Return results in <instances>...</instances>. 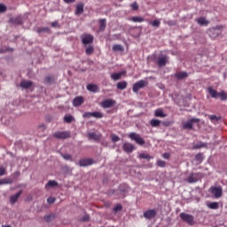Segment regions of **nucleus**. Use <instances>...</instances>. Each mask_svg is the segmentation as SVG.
I'll return each instance as SVG.
<instances>
[{"mask_svg": "<svg viewBox=\"0 0 227 227\" xmlns=\"http://www.w3.org/2000/svg\"><path fill=\"white\" fill-rule=\"evenodd\" d=\"M200 121L198 118H192L185 121L184 123H183V129L184 130H193L194 125H200Z\"/></svg>", "mask_w": 227, "mask_h": 227, "instance_id": "nucleus-1", "label": "nucleus"}, {"mask_svg": "<svg viewBox=\"0 0 227 227\" xmlns=\"http://www.w3.org/2000/svg\"><path fill=\"white\" fill-rule=\"evenodd\" d=\"M180 219L184 221V223H186L189 224V226H194L196 224V222L194 221V215H189L187 213H180L179 215Z\"/></svg>", "mask_w": 227, "mask_h": 227, "instance_id": "nucleus-2", "label": "nucleus"}, {"mask_svg": "<svg viewBox=\"0 0 227 227\" xmlns=\"http://www.w3.org/2000/svg\"><path fill=\"white\" fill-rule=\"evenodd\" d=\"M128 137H129V139H131L132 141L136 142L137 145H140V146H143V145H145V139L136 132L129 133L128 135Z\"/></svg>", "mask_w": 227, "mask_h": 227, "instance_id": "nucleus-3", "label": "nucleus"}, {"mask_svg": "<svg viewBox=\"0 0 227 227\" xmlns=\"http://www.w3.org/2000/svg\"><path fill=\"white\" fill-rule=\"evenodd\" d=\"M128 137H129V139H131L132 141L136 142L137 145H140V146H143V145H145V139L136 132L129 133L128 135Z\"/></svg>", "mask_w": 227, "mask_h": 227, "instance_id": "nucleus-4", "label": "nucleus"}, {"mask_svg": "<svg viewBox=\"0 0 227 227\" xmlns=\"http://www.w3.org/2000/svg\"><path fill=\"white\" fill-rule=\"evenodd\" d=\"M146 86H148V82L145 80H140L133 84V92L137 93L139 90H141V88H146Z\"/></svg>", "mask_w": 227, "mask_h": 227, "instance_id": "nucleus-5", "label": "nucleus"}, {"mask_svg": "<svg viewBox=\"0 0 227 227\" xmlns=\"http://www.w3.org/2000/svg\"><path fill=\"white\" fill-rule=\"evenodd\" d=\"M81 38L82 43L84 45H90V43H93V41L95 40V37L90 34H83L81 35Z\"/></svg>", "mask_w": 227, "mask_h": 227, "instance_id": "nucleus-6", "label": "nucleus"}, {"mask_svg": "<svg viewBox=\"0 0 227 227\" xmlns=\"http://www.w3.org/2000/svg\"><path fill=\"white\" fill-rule=\"evenodd\" d=\"M210 191L216 200L223 196V188L221 186H211Z\"/></svg>", "mask_w": 227, "mask_h": 227, "instance_id": "nucleus-7", "label": "nucleus"}, {"mask_svg": "<svg viewBox=\"0 0 227 227\" xmlns=\"http://www.w3.org/2000/svg\"><path fill=\"white\" fill-rule=\"evenodd\" d=\"M114 106H116L114 99H105L100 103V106L103 107V109H109L114 107Z\"/></svg>", "mask_w": 227, "mask_h": 227, "instance_id": "nucleus-8", "label": "nucleus"}, {"mask_svg": "<svg viewBox=\"0 0 227 227\" xmlns=\"http://www.w3.org/2000/svg\"><path fill=\"white\" fill-rule=\"evenodd\" d=\"M53 137H56L57 139H68V137H70V132L57 131L53 134Z\"/></svg>", "mask_w": 227, "mask_h": 227, "instance_id": "nucleus-9", "label": "nucleus"}, {"mask_svg": "<svg viewBox=\"0 0 227 227\" xmlns=\"http://www.w3.org/2000/svg\"><path fill=\"white\" fill-rule=\"evenodd\" d=\"M135 149L136 147L134 146V145L129 142L124 143L122 145V150L123 152H126V153H132Z\"/></svg>", "mask_w": 227, "mask_h": 227, "instance_id": "nucleus-10", "label": "nucleus"}, {"mask_svg": "<svg viewBox=\"0 0 227 227\" xmlns=\"http://www.w3.org/2000/svg\"><path fill=\"white\" fill-rule=\"evenodd\" d=\"M84 104V97L77 96L73 99L74 107H79Z\"/></svg>", "mask_w": 227, "mask_h": 227, "instance_id": "nucleus-11", "label": "nucleus"}, {"mask_svg": "<svg viewBox=\"0 0 227 227\" xmlns=\"http://www.w3.org/2000/svg\"><path fill=\"white\" fill-rule=\"evenodd\" d=\"M157 215V210L155 209H148L147 211L144 212V217L145 219H153Z\"/></svg>", "mask_w": 227, "mask_h": 227, "instance_id": "nucleus-12", "label": "nucleus"}, {"mask_svg": "<svg viewBox=\"0 0 227 227\" xmlns=\"http://www.w3.org/2000/svg\"><path fill=\"white\" fill-rule=\"evenodd\" d=\"M208 33L211 38H217L221 35V28L219 27L211 28Z\"/></svg>", "mask_w": 227, "mask_h": 227, "instance_id": "nucleus-13", "label": "nucleus"}, {"mask_svg": "<svg viewBox=\"0 0 227 227\" xmlns=\"http://www.w3.org/2000/svg\"><path fill=\"white\" fill-rule=\"evenodd\" d=\"M79 164L81 167H86V166H92V164H95V160L93 159H82L80 160Z\"/></svg>", "mask_w": 227, "mask_h": 227, "instance_id": "nucleus-14", "label": "nucleus"}, {"mask_svg": "<svg viewBox=\"0 0 227 227\" xmlns=\"http://www.w3.org/2000/svg\"><path fill=\"white\" fill-rule=\"evenodd\" d=\"M174 77H176L178 81H182L184 79H187V77H189V74H187L185 71L176 72Z\"/></svg>", "mask_w": 227, "mask_h": 227, "instance_id": "nucleus-15", "label": "nucleus"}, {"mask_svg": "<svg viewBox=\"0 0 227 227\" xmlns=\"http://www.w3.org/2000/svg\"><path fill=\"white\" fill-rule=\"evenodd\" d=\"M88 91H91V93H98L100 91V88H98V85L90 83L87 85Z\"/></svg>", "mask_w": 227, "mask_h": 227, "instance_id": "nucleus-16", "label": "nucleus"}, {"mask_svg": "<svg viewBox=\"0 0 227 227\" xmlns=\"http://www.w3.org/2000/svg\"><path fill=\"white\" fill-rule=\"evenodd\" d=\"M88 138L93 141H100L102 139V134H97L95 132H90L88 134Z\"/></svg>", "mask_w": 227, "mask_h": 227, "instance_id": "nucleus-17", "label": "nucleus"}, {"mask_svg": "<svg viewBox=\"0 0 227 227\" xmlns=\"http://www.w3.org/2000/svg\"><path fill=\"white\" fill-rule=\"evenodd\" d=\"M20 86L24 90H29L33 86V82L24 80L20 82Z\"/></svg>", "mask_w": 227, "mask_h": 227, "instance_id": "nucleus-18", "label": "nucleus"}, {"mask_svg": "<svg viewBox=\"0 0 227 227\" xmlns=\"http://www.w3.org/2000/svg\"><path fill=\"white\" fill-rule=\"evenodd\" d=\"M106 26H107V20L106 19L99 20V28H98L99 33L106 31Z\"/></svg>", "mask_w": 227, "mask_h": 227, "instance_id": "nucleus-19", "label": "nucleus"}, {"mask_svg": "<svg viewBox=\"0 0 227 227\" xmlns=\"http://www.w3.org/2000/svg\"><path fill=\"white\" fill-rule=\"evenodd\" d=\"M20 194H22V191H20L16 194L11 196L10 202L12 203V205H15V203L19 201V198H20Z\"/></svg>", "mask_w": 227, "mask_h": 227, "instance_id": "nucleus-20", "label": "nucleus"}, {"mask_svg": "<svg viewBox=\"0 0 227 227\" xmlns=\"http://www.w3.org/2000/svg\"><path fill=\"white\" fill-rule=\"evenodd\" d=\"M82 13H84V4L81 3L76 5L74 14L82 15Z\"/></svg>", "mask_w": 227, "mask_h": 227, "instance_id": "nucleus-21", "label": "nucleus"}, {"mask_svg": "<svg viewBox=\"0 0 227 227\" xmlns=\"http://www.w3.org/2000/svg\"><path fill=\"white\" fill-rule=\"evenodd\" d=\"M125 74H127V72L125 71L120 73H114L111 74V79H113V81H120V79H121V76Z\"/></svg>", "mask_w": 227, "mask_h": 227, "instance_id": "nucleus-22", "label": "nucleus"}, {"mask_svg": "<svg viewBox=\"0 0 227 227\" xmlns=\"http://www.w3.org/2000/svg\"><path fill=\"white\" fill-rule=\"evenodd\" d=\"M168 59V56L160 57L158 59L157 65H159V67H166Z\"/></svg>", "mask_w": 227, "mask_h": 227, "instance_id": "nucleus-23", "label": "nucleus"}, {"mask_svg": "<svg viewBox=\"0 0 227 227\" xmlns=\"http://www.w3.org/2000/svg\"><path fill=\"white\" fill-rule=\"evenodd\" d=\"M59 185L57 181L55 180H50L46 184H45V189L49 191V189H52L53 187H58Z\"/></svg>", "mask_w": 227, "mask_h": 227, "instance_id": "nucleus-24", "label": "nucleus"}, {"mask_svg": "<svg viewBox=\"0 0 227 227\" xmlns=\"http://www.w3.org/2000/svg\"><path fill=\"white\" fill-rule=\"evenodd\" d=\"M187 182L188 184H195V182H198V175L194 173L190 174Z\"/></svg>", "mask_w": 227, "mask_h": 227, "instance_id": "nucleus-25", "label": "nucleus"}, {"mask_svg": "<svg viewBox=\"0 0 227 227\" xmlns=\"http://www.w3.org/2000/svg\"><path fill=\"white\" fill-rule=\"evenodd\" d=\"M207 91L212 98H217L219 97V92L212 87L207 88Z\"/></svg>", "mask_w": 227, "mask_h": 227, "instance_id": "nucleus-26", "label": "nucleus"}, {"mask_svg": "<svg viewBox=\"0 0 227 227\" xmlns=\"http://www.w3.org/2000/svg\"><path fill=\"white\" fill-rule=\"evenodd\" d=\"M154 116H156L157 118H166V116L168 115L164 114V111L162 109L159 108L155 110Z\"/></svg>", "mask_w": 227, "mask_h": 227, "instance_id": "nucleus-27", "label": "nucleus"}, {"mask_svg": "<svg viewBox=\"0 0 227 227\" xmlns=\"http://www.w3.org/2000/svg\"><path fill=\"white\" fill-rule=\"evenodd\" d=\"M131 22H145V18L139 16H133L128 19Z\"/></svg>", "mask_w": 227, "mask_h": 227, "instance_id": "nucleus-28", "label": "nucleus"}, {"mask_svg": "<svg viewBox=\"0 0 227 227\" xmlns=\"http://www.w3.org/2000/svg\"><path fill=\"white\" fill-rule=\"evenodd\" d=\"M112 49L114 52H123L125 51V48L121 44H114Z\"/></svg>", "mask_w": 227, "mask_h": 227, "instance_id": "nucleus-29", "label": "nucleus"}, {"mask_svg": "<svg viewBox=\"0 0 227 227\" xmlns=\"http://www.w3.org/2000/svg\"><path fill=\"white\" fill-rule=\"evenodd\" d=\"M196 22H198V24H200V26H208V20H207V19H205L203 17L197 19Z\"/></svg>", "mask_w": 227, "mask_h": 227, "instance_id": "nucleus-30", "label": "nucleus"}, {"mask_svg": "<svg viewBox=\"0 0 227 227\" xmlns=\"http://www.w3.org/2000/svg\"><path fill=\"white\" fill-rule=\"evenodd\" d=\"M93 52H95V48L93 47V45H89L86 47L85 54H87V56H91Z\"/></svg>", "mask_w": 227, "mask_h": 227, "instance_id": "nucleus-31", "label": "nucleus"}, {"mask_svg": "<svg viewBox=\"0 0 227 227\" xmlns=\"http://www.w3.org/2000/svg\"><path fill=\"white\" fill-rule=\"evenodd\" d=\"M207 207L211 210H217L219 208V202H211L207 204Z\"/></svg>", "mask_w": 227, "mask_h": 227, "instance_id": "nucleus-32", "label": "nucleus"}, {"mask_svg": "<svg viewBox=\"0 0 227 227\" xmlns=\"http://www.w3.org/2000/svg\"><path fill=\"white\" fill-rule=\"evenodd\" d=\"M43 219L46 223H51V221H53V219H56V215L54 214L46 215L43 217Z\"/></svg>", "mask_w": 227, "mask_h": 227, "instance_id": "nucleus-33", "label": "nucleus"}, {"mask_svg": "<svg viewBox=\"0 0 227 227\" xmlns=\"http://www.w3.org/2000/svg\"><path fill=\"white\" fill-rule=\"evenodd\" d=\"M54 81H55L54 76L48 75L44 77V84H52Z\"/></svg>", "mask_w": 227, "mask_h": 227, "instance_id": "nucleus-34", "label": "nucleus"}, {"mask_svg": "<svg viewBox=\"0 0 227 227\" xmlns=\"http://www.w3.org/2000/svg\"><path fill=\"white\" fill-rule=\"evenodd\" d=\"M92 118L100 120L101 118H104V114L102 112H92Z\"/></svg>", "mask_w": 227, "mask_h": 227, "instance_id": "nucleus-35", "label": "nucleus"}, {"mask_svg": "<svg viewBox=\"0 0 227 227\" xmlns=\"http://www.w3.org/2000/svg\"><path fill=\"white\" fill-rule=\"evenodd\" d=\"M151 127H160V121L157 119H152L150 121Z\"/></svg>", "mask_w": 227, "mask_h": 227, "instance_id": "nucleus-36", "label": "nucleus"}, {"mask_svg": "<svg viewBox=\"0 0 227 227\" xmlns=\"http://www.w3.org/2000/svg\"><path fill=\"white\" fill-rule=\"evenodd\" d=\"M127 89V82H120L117 83V90H125Z\"/></svg>", "mask_w": 227, "mask_h": 227, "instance_id": "nucleus-37", "label": "nucleus"}, {"mask_svg": "<svg viewBox=\"0 0 227 227\" xmlns=\"http://www.w3.org/2000/svg\"><path fill=\"white\" fill-rule=\"evenodd\" d=\"M64 121H66V123H72V121H75V118H74L73 115H66L64 117Z\"/></svg>", "mask_w": 227, "mask_h": 227, "instance_id": "nucleus-38", "label": "nucleus"}, {"mask_svg": "<svg viewBox=\"0 0 227 227\" xmlns=\"http://www.w3.org/2000/svg\"><path fill=\"white\" fill-rule=\"evenodd\" d=\"M218 97L220 98V100H222V101L227 100L226 91L222 90L221 92H218Z\"/></svg>", "mask_w": 227, "mask_h": 227, "instance_id": "nucleus-39", "label": "nucleus"}, {"mask_svg": "<svg viewBox=\"0 0 227 227\" xmlns=\"http://www.w3.org/2000/svg\"><path fill=\"white\" fill-rule=\"evenodd\" d=\"M200 148H207L206 143H200L193 145V150H200Z\"/></svg>", "mask_w": 227, "mask_h": 227, "instance_id": "nucleus-40", "label": "nucleus"}, {"mask_svg": "<svg viewBox=\"0 0 227 227\" xmlns=\"http://www.w3.org/2000/svg\"><path fill=\"white\" fill-rule=\"evenodd\" d=\"M11 21H12V24H18V25H20L23 22L22 18H20V17L12 19Z\"/></svg>", "mask_w": 227, "mask_h": 227, "instance_id": "nucleus-41", "label": "nucleus"}, {"mask_svg": "<svg viewBox=\"0 0 227 227\" xmlns=\"http://www.w3.org/2000/svg\"><path fill=\"white\" fill-rule=\"evenodd\" d=\"M150 24L153 27H160V21L159 20H154L153 21H150Z\"/></svg>", "mask_w": 227, "mask_h": 227, "instance_id": "nucleus-42", "label": "nucleus"}, {"mask_svg": "<svg viewBox=\"0 0 227 227\" xmlns=\"http://www.w3.org/2000/svg\"><path fill=\"white\" fill-rule=\"evenodd\" d=\"M156 164L159 168H166V161L162 160H158Z\"/></svg>", "mask_w": 227, "mask_h": 227, "instance_id": "nucleus-43", "label": "nucleus"}, {"mask_svg": "<svg viewBox=\"0 0 227 227\" xmlns=\"http://www.w3.org/2000/svg\"><path fill=\"white\" fill-rule=\"evenodd\" d=\"M123 209V206L121 204H118L114 207V212L117 214V212H120Z\"/></svg>", "mask_w": 227, "mask_h": 227, "instance_id": "nucleus-44", "label": "nucleus"}, {"mask_svg": "<svg viewBox=\"0 0 227 227\" xmlns=\"http://www.w3.org/2000/svg\"><path fill=\"white\" fill-rule=\"evenodd\" d=\"M50 31L49 27H40L37 29V33H49Z\"/></svg>", "mask_w": 227, "mask_h": 227, "instance_id": "nucleus-45", "label": "nucleus"}, {"mask_svg": "<svg viewBox=\"0 0 227 227\" xmlns=\"http://www.w3.org/2000/svg\"><path fill=\"white\" fill-rule=\"evenodd\" d=\"M139 159H153V157L150 156L148 153H140Z\"/></svg>", "mask_w": 227, "mask_h": 227, "instance_id": "nucleus-46", "label": "nucleus"}, {"mask_svg": "<svg viewBox=\"0 0 227 227\" xmlns=\"http://www.w3.org/2000/svg\"><path fill=\"white\" fill-rule=\"evenodd\" d=\"M195 159H196V160H199V162H202L203 161V154L201 153H199L198 154H196Z\"/></svg>", "mask_w": 227, "mask_h": 227, "instance_id": "nucleus-47", "label": "nucleus"}, {"mask_svg": "<svg viewBox=\"0 0 227 227\" xmlns=\"http://www.w3.org/2000/svg\"><path fill=\"white\" fill-rule=\"evenodd\" d=\"M93 116V112H85L82 114V118H91Z\"/></svg>", "mask_w": 227, "mask_h": 227, "instance_id": "nucleus-48", "label": "nucleus"}, {"mask_svg": "<svg viewBox=\"0 0 227 227\" xmlns=\"http://www.w3.org/2000/svg\"><path fill=\"white\" fill-rule=\"evenodd\" d=\"M7 10L8 8L6 7V5L0 4V13H4Z\"/></svg>", "mask_w": 227, "mask_h": 227, "instance_id": "nucleus-49", "label": "nucleus"}, {"mask_svg": "<svg viewBox=\"0 0 227 227\" xmlns=\"http://www.w3.org/2000/svg\"><path fill=\"white\" fill-rule=\"evenodd\" d=\"M131 10H134V11H137V10H139V5L136 3V2H134L133 4H131Z\"/></svg>", "mask_w": 227, "mask_h": 227, "instance_id": "nucleus-50", "label": "nucleus"}, {"mask_svg": "<svg viewBox=\"0 0 227 227\" xmlns=\"http://www.w3.org/2000/svg\"><path fill=\"white\" fill-rule=\"evenodd\" d=\"M61 156L63 157V159H65V160H71L72 161V155H70V154H61Z\"/></svg>", "mask_w": 227, "mask_h": 227, "instance_id": "nucleus-51", "label": "nucleus"}, {"mask_svg": "<svg viewBox=\"0 0 227 227\" xmlns=\"http://www.w3.org/2000/svg\"><path fill=\"white\" fill-rule=\"evenodd\" d=\"M118 141H120V137L114 135L112 136V142L113 143H118Z\"/></svg>", "mask_w": 227, "mask_h": 227, "instance_id": "nucleus-52", "label": "nucleus"}, {"mask_svg": "<svg viewBox=\"0 0 227 227\" xmlns=\"http://www.w3.org/2000/svg\"><path fill=\"white\" fill-rule=\"evenodd\" d=\"M47 201L50 205H52V203H54L56 201V198L54 197H50L47 199Z\"/></svg>", "mask_w": 227, "mask_h": 227, "instance_id": "nucleus-53", "label": "nucleus"}, {"mask_svg": "<svg viewBox=\"0 0 227 227\" xmlns=\"http://www.w3.org/2000/svg\"><path fill=\"white\" fill-rule=\"evenodd\" d=\"M6 173V168L0 167V176H3Z\"/></svg>", "mask_w": 227, "mask_h": 227, "instance_id": "nucleus-54", "label": "nucleus"}, {"mask_svg": "<svg viewBox=\"0 0 227 227\" xmlns=\"http://www.w3.org/2000/svg\"><path fill=\"white\" fill-rule=\"evenodd\" d=\"M163 159H169V157H171V154L169 153H165L162 155Z\"/></svg>", "mask_w": 227, "mask_h": 227, "instance_id": "nucleus-55", "label": "nucleus"}, {"mask_svg": "<svg viewBox=\"0 0 227 227\" xmlns=\"http://www.w3.org/2000/svg\"><path fill=\"white\" fill-rule=\"evenodd\" d=\"M4 184H8V180H6V179H0V185H4Z\"/></svg>", "mask_w": 227, "mask_h": 227, "instance_id": "nucleus-56", "label": "nucleus"}, {"mask_svg": "<svg viewBox=\"0 0 227 227\" xmlns=\"http://www.w3.org/2000/svg\"><path fill=\"white\" fill-rule=\"evenodd\" d=\"M51 27H58V21H53L51 23Z\"/></svg>", "mask_w": 227, "mask_h": 227, "instance_id": "nucleus-57", "label": "nucleus"}, {"mask_svg": "<svg viewBox=\"0 0 227 227\" xmlns=\"http://www.w3.org/2000/svg\"><path fill=\"white\" fill-rule=\"evenodd\" d=\"M67 4H70L71 3H75V0H64Z\"/></svg>", "mask_w": 227, "mask_h": 227, "instance_id": "nucleus-58", "label": "nucleus"}, {"mask_svg": "<svg viewBox=\"0 0 227 227\" xmlns=\"http://www.w3.org/2000/svg\"><path fill=\"white\" fill-rule=\"evenodd\" d=\"M210 120H219L217 115H210Z\"/></svg>", "mask_w": 227, "mask_h": 227, "instance_id": "nucleus-59", "label": "nucleus"}, {"mask_svg": "<svg viewBox=\"0 0 227 227\" xmlns=\"http://www.w3.org/2000/svg\"><path fill=\"white\" fill-rule=\"evenodd\" d=\"M82 221H90V215L83 216Z\"/></svg>", "mask_w": 227, "mask_h": 227, "instance_id": "nucleus-60", "label": "nucleus"}, {"mask_svg": "<svg viewBox=\"0 0 227 227\" xmlns=\"http://www.w3.org/2000/svg\"><path fill=\"white\" fill-rule=\"evenodd\" d=\"M40 129H45V124L41 125Z\"/></svg>", "mask_w": 227, "mask_h": 227, "instance_id": "nucleus-61", "label": "nucleus"}, {"mask_svg": "<svg viewBox=\"0 0 227 227\" xmlns=\"http://www.w3.org/2000/svg\"><path fill=\"white\" fill-rule=\"evenodd\" d=\"M163 125L168 126L169 124H168V122H163Z\"/></svg>", "mask_w": 227, "mask_h": 227, "instance_id": "nucleus-62", "label": "nucleus"}]
</instances>
